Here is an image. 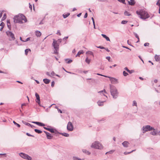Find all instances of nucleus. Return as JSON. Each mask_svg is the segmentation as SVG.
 I'll list each match as a JSON object with an SVG mask.
<instances>
[{"instance_id":"69168bd1","label":"nucleus","mask_w":160,"mask_h":160,"mask_svg":"<svg viewBox=\"0 0 160 160\" xmlns=\"http://www.w3.org/2000/svg\"><path fill=\"white\" fill-rule=\"evenodd\" d=\"M26 134L28 136H32V135H31L30 134L28 133H27Z\"/></svg>"},{"instance_id":"2f4dec72","label":"nucleus","mask_w":160,"mask_h":160,"mask_svg":"<svg viewBox=\"0 0 160 160\" xmlns=\"http://www.w3.org/2000/svg\"><path fill=\"white\" fill-rule=\"evenodd\" d=\"M118 1H119V2H122L124 4H126L125 0H118Z\"/></svg>"},{"instance_id":"4468645a","label":"nucleus","mask_w":160,"mask_h":160,"mask_svg":"<svg viewBox=\"0 0 160 160\" xmlns=\"http://www.w3.org/2000/svg\"><path fill=\"white\" fill-rule=\"evenodd\" d=\"M32 123H35L38 125L39 126H45V124L39 122H32Z\"/></svg>"},{"instance_id":"13d9d810","label":"nucleus","mask_w":160,"mask_h":160,"mask_svg":"<svg viewBox=\"0 0 160 160\" xmlns=\"http://www.w3.org/2000/svg\"><path fill=\"white\" fill-rule=\"evenodd\" d=\"M26 105H27V104H26V103H22L21 105L22 107V108L23 106H26Z\"/></svg>"},{"instance_id":"79ce46f5","label":"nucleus","mask_w":160,"mask_h":160,"mask_svg":"<svg viewBox=\"0 0 160 160\" xmlns=\"http://www.w3.org/2000/svg\"><path fill=\"white\" fill-rule=\"evenodd\" d=\"M127 22V21H126L123 20L122 21L121 23L122 24H125Z\"/></svg>"},{"instance_id":"a18cd8bd","label":"nucleus","mask_w":160,"mask_h":160,"mask_svg":"<svg viewBox=\"0 0 160 160\" xmlns=\"http://www.w3.org/2000/svg\"><path fill=\"white\" fill-rule=\"evenodd\" d=\"M73 160H80L78 158H77L76 157H74L73 158Z\"/></svg>"},{"instance_id":"052dcab7","label":"nucleus","mask_w":160,"mask_h":160,"mask_svg":"<svg viewBox=\"0 0 160 160\" xmlns=\"http://www.w3.org/2000/svg\"><path fill=\"white\" fill-rule=\"evenodd\" d=\"M3 12H2L0 13V18H1L2 16V14L3 13Z\"/></svg>"},{"instance_id":"6e6552de","label":"nucleus","mask_w":160,"mask_h":160,"mask_svg":"<svg viewBox=\"0 0 160 160\" xmlns=\"http://www.w3.org/2000/svg\"><path fill=\"white\" fill-rule=\"evenodd\" d=\"M20 155L21 157L24 159H27L28 160H31L32 159V158L22 153H20Z\"/></svg>"},{"instance_id":"338daca9","label":"nucleus","mask_w":160,"mask_h":160,"mask_svg":"<svg viewBox=\"0 0 160 160\" xmlns=\"http://www.w3.org/2000/svg\"><path fill=\"white\" fill-rule=\"evenodd\" d=\"M26 125H27L28 126H30L31 125L29 123H27V124H26Z\"/></svg>"},{"instance_id":"8fccbe9b","label":"nucleus","mask_w":160,"mask_h":160,"mask_svg":"<svg viewBox=\"0 0 160 160\" xmlns=\"http://www.w3.org/2000/svg\"><path fill=\"white\" fill-rule=\"evenodd\" d=\"M29 7L30 8L31 10L32 9V5L30 4V3H29Z\"/></svg>"},{"instance_id":"603ef678","label":"nucleus","mask_w":160,"mask_h":160,"mask_svg":"<svg viewBox=\"0 0 160 160\" xmlns=\"http://www.w3.org/2000/svg\"><path fill=\"white\" fill-rule=\"evenodd\" d=\"M46 74L48 75L49 76H51V73H50L49 72H47Z\"/></svg>"},{"instance_id":"f03ea898","label":"nucleus","mask_w":160,"mask_h":160,"mask_svg":"<svg viewBox=\"0 0 160 160\" xmlns=\"http://www.w3.org/2000/svg\"><path fill=\"white\" fill-rule=\"evenodd\" d=\"M137 13L138 15H139L140 18L142 19H145L149 17V15L147 12L144 10L137 11Z\"/></svg>"},{"instance_id":"473e14b6","label":"nucleus","mask_w":160,"mask_h":160,"mask_svg":"<svg viewBox=\"0 0 160 160\" xmlns=\"http://www.w3.org/2000/svg\"><path fill=\"white\" fill-rule=\"evenodd\" d=\"M125 69L126 70V71H127L128 72H129L130 73H131L132 72V71H131L129 70L126 67L125 68Z\"/></svg>"},{"instance_id":"a19ab883","label":"nucleus","mask_w":160,"mask_h":160,"mask_svg":"<svg viewBox=\"0 0 160 160\" xmlns=\"http://www.w3.org/2000/svg\"><path fill=\"white\" fill-rule=\"evenodd\" d=\"M55 74L53 71L52 72H51V76H53L55 75Z\"/></svg>"},{"instance_id":"412c9836","label":"nucleus","mask_w":160,"mask_h":160,"mask_svg":"<svg viewBox=\"0 0 160 160\" xmlns=\"http://www.w3.org/2000/svg\"><path fill=\"white\" fill-rule=\"evenodd\" d=\"M102 36L104 38H105L106 40L108 41H110V40L109 38L107 37L104 34H102Z\"/></svg>"},{"instance_id":"e2e57ef3","label":"nucleus","mask_w":160,"mask_h":160,"mask_svg":"<svg viewBox=\"0 0 160 160\" xmlns=\"http://www.w3.org/2000/svg\"><path fill=\"white\" fill-rule=\"evenodd\" d=\"M104 49H105L108 52H109L110 51L109 50L108 48H105Z\"/></svg>"},{"instance_id":"39448f33","label":"nucleus","mask_w":160,"mask_h":160,"mask_svg":"<svg viewBox=\"0 0 160 160\" xmlns=\"http://www.w3.org/2000/svg\"><path fill=\"white\" fill-rule=\"evenodd\" d=\"M53 44L54 49L55 50L54 51V53L55 54H57L59 48V46L57 44V41L54 39H53Z\"/></svg>"},{"instance_id":"c9c22d12","label":"nucleus","mask_w":160,"mask_h":160,"mask_svg":"<svg viewBox=\"0 0 160 160\" xmlns=\"http://www.w3.org/2000/svg\"><path fill=\"white\" fill-rule=\"evenodd\" d=\"M124 15H126V16H128L130 15V14H129L128 13V12H127V11H125L124 12Z\"/></svg>"},{"instance_id":"9d476101","label":"nucleus","mask_w":160,"mask_h":160,"mask_svg":"<svg viewBox=\"0 0 160 160\" xmlns=\"http://www.w3.org/2000/svg\"><path fill=\"white\" fill-rule=\"evenodd\" d=\"M67 129L69 131H72L73 129V127L72 123L69 122L67 126Z\"/></svg>"},{"instance_id":"3c124183","label":"nucleus","mask_w":160,"mask_h":160,"mask_svg":"<svg viewBox=\"0 0 160 160\" xmlns=\"http://www.w3.org/2000/svg\"><path fill=\"white\" fill-rule=\"evenodd\" d=\"M54 81H53L52 82V84H51L52 87H53L54 86Z\"/></svg>"},{"instance_id":"37998d69","label":"nucleus","mask_w":160,"mask_h":160,"mask_svg":"<svg viewBox=\"0 0 160 160\" xmlns=\"http://www.w3.org/2000/svg\"><path fill=\"white\" fill-rule=\"evenodd\" d=\"M56 34L59 35H60V36L61 35V33L59 30H58L57 31V32Z\"/></svg>"},{"instance_id":"aec40b11","label":"nucleus","mask_w":160,"mask_h":160,"mask_svg":"<svg viewBox=\"0 0 160 160\" xmlns=\"http://www.w3.org/2000/svg\"><path fill=\"white\" fill-rule=\"evenodd\" d=\"M36 35L37 37H40L41 35V32L38 31L36 32Z\"/></svg>"},{"instance_id":"bf43d9fd","label":"nucleus","mask_w":160,"mask_h":160,"mask_svg":"<svg viewBox=\"0 0 160 160\" xmlns=\"http://www.w3.org/2000/svg\"><path fill=\"white\" fill-rule=\"evenodd\" d=\"M44 128L46 130H48H48H49V129H50L49 128H47L45 127H44Z\"/></svg>"},{"instance_id":"de8ad7c7","label":"nucleus","mask_w":160,"mask_h":160,"mask_svg":"<svg viewBox=\"0 0 160 160\" xmlns=\"http://www.w3.org/2000/svg\"><path fill=\"white\" fill-rule=\"evenodd\" d=\"M110 57H107L106 58L109 61H110Z\"/></svg>"},{"instance_id":"9b49d317","label":"nucleus","mask_w":160,"mask_h":160,"mask_svg":"<svg viewBox=\"0 0 160 160\" xmlns=\"http://www.w3.org/2000/svg\"><path fill=\"white\" fill-rule=\"evenodd\" d=\"M35 96L36 98V102L38 103V104L40 105V97L39 95L37 93H35Z\"/></svg>"},{"instance_id":"7ed1b4c3","label":"nucleus","mask_w":160,"mask_h":160,"mask_svg":"<svg viewBox=\"0 0 160 160\" xmlns=\"http://www.w3.org/2000/svg\"><path fill=\"white\" fill-rule=\"evenodd\" d=\"M110 92L111 95L113 98H116L118 95L117 90L114 87L112 86H110Z\"/></svg>"},{"instance_id":"5fc2aeb1","label":"nucleus","mask_w":160,"mask_h":160,"mask_svg":"<svg viewBox=\"0 0 160 160\" xmlns=\"http://www.w3.org/2000/svg\"><path fill=\"white\" fill-rule=\"evenodd\" d=\"M136 37L138 39V42L139 41V38L138 36L137 35V34L135 35Z\"/></svg>"},{"instance_id":"49530a36","label":"nucleus","mask_w":160,"mask_h":160,"mask_svg":"<svg viewBox=\"0 0 160 160\" xmlns=\"http://www.w3.org/2000/svg\"><path fill=\"white\" fill-rule=\"evenodd\" d=\"M149 45V43H148V42L145 43L144 44V46H148Z\"/></svg>"},{"instance_id":"72a5a7b5","label":"nucleus","mask_w":160,"mask_h":160,"mask_svg":"<svg viewBox=\"0 0 160 160\" xmlns=\"http://www.w3.org/2000/svg\"><path fill=\"white\" fill-rule=\"evenodd\" d=\"M86 54L91 55H92L93 56V53L92 52H90V51L87 52H86Z\"/></svg>"},{"instance_id":"c03bdc74","label":"nucleus","mask_w":160,"mask_h":160,"mask_svg":"<svg viewBox=\"0 0 160 160\" xmlns=\"http://www.w3.org/2000/svg\"><path fill=\"white\" fill-rule=\"evenodd\" d=\"M0 26H2V27L4 28V23L3 22H2L0 24Z\"/></svg>"},{"instance_id":"6e6d98bb","label":"nucleus","mask_w":160,"mask_h":160,"mask_svg":"<svg viewBox=\"0 0 160 160\" xmlns=\"http://www.w3.org/2000/svg\"><path fill=\"white\" fill-rule=\"evenodd\" d=\"M92 21H93V25H94V24L95 23V22H94V19L92 17Z\"/></svg>"},{"instance_id":"6ab92c4d","label":"nucleus","mask_w":160,"mask_h":160,"mask_svg":"<svg viewBox=\"0 0 160 160\" xmlns=\"http://www.w3.org/2000/svg\"><path fill=\"white\" fill-rule=\"evenodd\" d=\"M48 131L52 133H56V132H57L56 130L53 128H50L49 130H48Z\"/></svg>"},{"instance_id":"ea45409f","label":"nucleus","mask_w":160,"mask_h":160,"mask_svg":"<svg viewBox=\"0 0 160 160\" xmlns=\"http://www.w3.org/2000/svg\"><path fill=\"white\" fill-rule=\"evenodd\" d=\"M134 150H132V151H131V152H125L124 153V154L125 155H127V154H129L130 153H131V152H133V151H134Z\"/></svg>"},{"instance_id":"58836bf2","label":"nucleus","mask_w":160,"mask_h":160,"mask_svg":"<svg viewBox=\"0 0 160 160\" xmlns=\"http://www.w3.org/2000/svg\"><path fill=\"white\" fill-rule=\"evenodd\" d=\"M137 104L136 102L135 101H133V102L132 105L137 106Z\"/></svg>"},{"instance_id":"f257e3e1","label":"nucleus","mask_w":160,"mask_h":160,"mask_svg":"<svg viewBox=\"0 0 160 160\" xmlns=\"http://www.w3.org/2000/svg\"><path fill=\"white\" fill-rule=\"evenodd\" d=\"M25 17L22 14H19L14 17V22L15 23H23L27 22Z\"/></svg>"},{"instance_id":"e433bc0d","label":"nucleus","mask_w":160,"mask_h":160,"mask_svg":"<svg viewBox=\"0 0 160 160\" xmlns=\"http://www.w3.org/2000/svg\"><path fill=\"white\" fill-rule=\"evenodd\" d=\"M65 60L66 61H68L67 62L68 63H70L71 62H72V60H68V59H66Z\"/></svg>"},{"instance_id":"a878e982","label":"nucleus","mask_w":160,"mask_h":160,"mask_svg":"<svg viewBox=\"0 0 160 160\" xmlns=\"http://www.w3.org/2000/svg\"><path fill=\"white\" fill-rule=\"evenodd\" d=\"M160 0H158V1L156 3L157 5H158L159 6V13H160V2H159V1Z\"/></svg>"},{"instance_id":"c85d7f7f","label":"nucleus","mask_w":160,"mask_h":160,"mask_svg":"<svg viewBox=\"0 0 160 160\" xmlns=\"http://www.w3.org/2000/svg\"><path fill=\"white\" fill-rule=\"evenodd\" d=\"M6 17H7L6 14V13H4L3 15V17L2 18V20L3 21V20H4L6 18Z\"/></svg>"},{"instance_id":"4d7b16f0","label":"nucleus","mask_w":160,"mask_h":160,"mask_svg":"<svg viewBox=\"0 0 160 160\" xmlns=\"http://www.w3.org/2000/svg\"><path fill=\"white\" fill-rule=\"evenodd\" d=\"M113 152V151H111L110 152H106V154H107L108 153H110V154H111Z\"/></svg>"},{"instance_id":"774afa93","label":"nucleus","mask_w":160,"mask_h":160,"mask_svg":"<svg viewBox=\"0 0 160 160\" xmlns=\"http://www.w3.org/2000/svg\"><path fill=\"white\" fill-rule=\"evenodd\" d=\"M81 15V13H79L77 15L78 17H79Z\"/></svg>"},{"instance_id":"864d4df0","label":"nucleus","mask_w":160,"mask_h":160,"mask_svg":"<svg viewBox=\"0 0 160 160\" xmlns=\"http://www.w3.org/2000/svg\"><path fill=\"white\" fill-rule=\"evenodd\" d=\"M88 16V14L87 13H86L85 14V15H84V18H87Z\"/></svg>"},{"instance_id":"4c0bfd02","label":"nucleus","mask_w":160,"mask_h":160,"mask_svg":"<svg viewBox=\"0 0 160 160\" xmlns=\"http://www.w3.org/2000/svg\"><path fill=\"white\" fill-rule=\"evenodd\" d=\"M123 74L124 76H126L128 75V73L125 71H124L123 72Z\"/></svg>"},{"instance_id":"393cba45","label":"nucleus","mask_w":160,"mask_h":160,"mask_svg":"<svg viewBox=\"0 0 160 160\" xmlns=\"http://www.w3.org/2000/svg\"><path fill=\"white\" fill-rule=\"evenodd\" d=\"M152 130H153V131L151 132V134L153 135H156L157 133L156 131H155V129H154L153 128V129H152Z\"/></svg>"},{"instance_id":"4be33fe9","label":"nucleus","mask_w":160,"mask_h":160,"mask_svg":"<svg viewBox=\"0 0 160 160\" xmlns=\"http://www.w3.org/2000/svg\"><path fill=\"white\" fill-rule=\"evenodd\" d=\"M7 26L8 28L10 29L11 28V24L9 20L7 21Z\"/></svg>"},{"instance_id":"bb28decb","label":"nucleus","mask_w":160,"mask_h":160,"mask_svg":"<svg viewBox=\"0 0 160 160\" xmlns=\"http://www.w3.org/2000/svg\"><path fill=\"white\" fill-rule=\"evenodd\" d=\"M34 131L36 132L39 134L41 133L42 132V131L37 129H35Z\"/></svg>"},{"instance_id":"0eeeda50","label":"nucleus","mask_w":160,"mask_h":160,"mask_svg":"<svg viewBox=\"0 0 160 160\" xmlns=\"http://www.w3.org/2000/svg\"><path fill=\"white\" fill-rule=\"evenodd\" d=\"M104 77L108 78H110L111 83L112 84H115L118 82V80L113 78H111L107 76H103Z\"/></svg>"},{"instance_id":"f3484780","label":"nucleus","mask_w":160,"mask_h":160,"mask_svg":"<svg viewBox=\"0 0 160 160\" xmlns=\"http://www.w3.org/2000/svg\"><path fill=\"white\" fill-rule=\"evenodd\" d=\"M83 53H84V52L83 51V50H80V51H79L78 52V53L76 55V57H78V56L79 57L80 55L81 54H83Z\"/></svg>"},{"instance_id":"ddd939ff","label":"nucleus","mask_w":160,"mask_h":160,"mask_svg":"<svg viewBox=\"0 0 160 160\" xmlns=\"http://www.w3.org/2000/svg\"><path fill=\"white\" fill-rule=\"evenodd\" d=\"M154 58L157 62H160V56L157 55H155L154 57Z\"/></svg>"},{"instance_id":"5701e85b","label":"nucleus","mask_w":160,"mask_h":160,"mask_svg":"<svg viewBox=\"0 0 160 160\" xmlns=\"http://www.w3.org/2000/svg\"><path fill=\"white\" fill-rule=\"evenodd\" d=\"M60 134L62 135V136H64L65 137H68L69 136V135L68 134L66 133H60Z\"/></svg>"},{"instance_id":"cd10ccee","label":"nucleus","mask_w":160,"mask_h":160,"mask_svg":"<svg viewBox=\"0 0 160 160\" xmlns=\"http://www.w3.org/2000/svg\"><path fill=\"white\" fill-rule=\"evenodd\" d=\"M31 51V50L30 49H26L25 50V54L27 55L28 54V52H30Z\"/></svg>"},{"instance_id":"1a4fd4ad","label":"nucleus","mask_w":160,"mask_h":160,"mask_svg":"<svg viewBox=\"0 0 160 160\" xmlns=\"http://www.w3.org/2000/svg\"><path fill=\"white\" fill-rule=\"evenodd\" d=\"M7 35L10 37L11 39L10 40H14L15 39L14 34L12 32L9 31H7L6 32Z\"/></svg>"},{"instance_id":"0e129e2a","label":"nucleus","mask_w":160,"mask_h":160,"mask_svg":"<svg viewBox=\"0 0 160 160\" xmlns=\"http://www.w3.org/2000/svg\"><path fill=\"white\" fill-rule=\"evenodd\" d=\"M58 109V111L61 113H62V112L61 110L60 109Z\"/></svg>"},{"instance_id":"a211bd4d","label":"nucleus","mask_w":160,"mask_h":160,"mask_svg":"<svg viewBox=\"0 0 160 160\" xmlns=\"http://www.w3.org/2000/svg\"><path fill=\"white\" fill-rule=\"evenodd\" d=\"M43 81L46 84L49 83L50 81V80L46 78L43 79Z\"/></svg>"},{"instance_id":"2eb2a0df","label":"nucleus","mask_w":160,"mask_h":160,"mask_svg":"<svg viewBox=\"0 0 160 160\" xmlns=\"http://www.w3.org/2000/svg\"><path fill=\"white\" fill-rule=\"evenodd\" d=\"M129 144V143L127 141H124L122 143V145L125 147H127L128 146Z\"/></svg>"},{"instance_id":"09e8293b","label":"nucleus","mask_w":160,"mask_h":160,"mask_svg":"<svg viewBox=\"0 0 160 160\" xmlns=\"http://www.w3.org/2000/svg\"><path fill=\"white\" fill-rule=\"evenodd\" d=\"M98 48L101 49H104L105 48L104 47H101V46H99V47H98Z\"/></svg>"},{"instance_id":"c756f323","label":"nucleus","mask_w":160,"mask_h":160,"mask_svg":"<svg viewBox=\"0 0 160 160\" xmlns=\"http://www.w3.org/2000/svg\"><path fill=\"white\" fill-rule=\"evenodd\" d=\"M86 62L88 64H89L90 62V60L88 58H87L85 60Z\"/></svg>"},{"instance_id":"680f3d73","label":"nucleus","mask_w":160,"mask_h":160,"mask_svg":"<svg viewBox=\"0 0 160 160\" xmlns=\"http://www.w3.org/2000/svg\"><path fill=\"white\" fill-rule=\"evenodd\" d=\"M158 80L157 79H155L154 80V82L155 83H156L158 82Z\"/></svg>"},{"instance_id":"dca6fc26","label":"nucleus","mask_w":160,"mask_h":160,"mask_svg":"<svg viewBox=\"0 0 160 160\" xmlns=\"http://www.w3.org/2000/svg\"><path fill=\"white\" fill-rule=\"evenodd\" d=\"M98 92L100 93L101 95H103L104 96H105L104 94L107 93L105 89L103 90L100 91L99 92Z\"/></svg>"},{"instance_id":"20e7f679","label":"nucleus","mask_w":160,"mask_h":160,"mask_svg":"<svg viewBox=\"0 0 160 160\" xmlns=\"http://www.w3.org/2000/svg\"><path fill=\"white\" fill-rule=\"evenodd\" d=\"M91 147L97 149H102L103 148L102 145L98 142H95L92 143Z\"/></svg>"},{"instance_id":"f704fd0d","label":"nucleus","mask_w":160,"mask_h":160,"mask_svg":"<svg viewBox=\"0 0 160 160\" xmlns=\"http://www.w3.org/2000/svg\"><path fill=\"white\" fill-rule=\"evenodd\" d=\"M13 123L15 125H16L18 127H20V125L19 124L15 122V121H13Z\"/></svg>"},{"instance_id":"7c9ffc66","label":"nucleus","mask_w":160,"mask_h":160,"mask_svg":"<svg viewBox=\"0 0 160 160\" xmlns=\"http://www.w3.org/2000/svg\"><path fill=\"white\" fill-rule=\"evenodd\" d=\"M103 102H100L98 101V105L99 106H102V105H103Z\"/></svg>"},{"instance_id":"423d86ee","label":"nucleus","mask_w":160,"mask_h":160,"mask_svg":"<svg viewBox=\"0 0 160 160\" xmlns=\"http://www.w3.org/2000/svg\"><path fill=\"white\" fill-rule=\"evenodd\" d=\"M153 129V128L151 127L149 125H147L145 126V127H143V133H144L148 131H150L151 130H152Z\"/></svg>"},{"instance_id":"f8f14e48","label":"nucleus","mask_w":160,"mask_h":160,"mask_svg":"<svg viewBox=\"0 0 160 160\" xmlns=\"http://www.w3.org/2000/svg\"><path fill=\"white\" fill-rule=\"evenodd\" d=\"M44 132L46 134L47 138L48 139H51L52 138L53 136H52L50 133L46 131H44Z\"/></svg>"},{"instance_id":"b1692460","label":"nucleus","mask_w":160,"mask_h":160,"mask_svg":"<svg viewBox=\"0 0 160 160\" xmlns=\"http://www.w3.org/2000/svg\"><path fill=\"white\" fill-rule=\"evenodd\" d=\"M70 15L69 13H68L67 14H64L63 15V18H67L68 16H69Z\"/></svg>"}]
</instances>
